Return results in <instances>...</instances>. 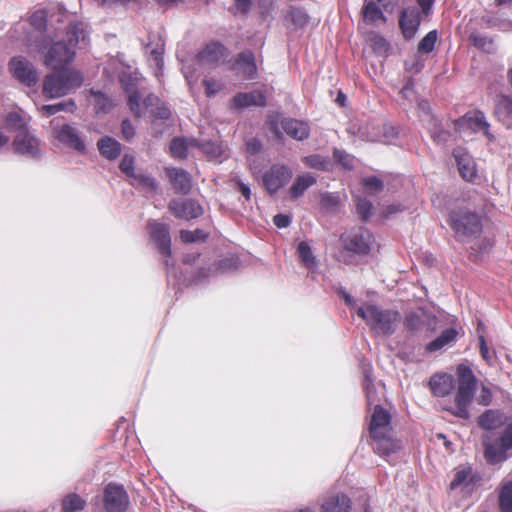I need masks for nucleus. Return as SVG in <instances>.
I'll use <instances>...</instances> for the list:
<instances>
[{
    "mask_svg": "<svg viewBox=\"0 0 512 512\" xmlns=\"http://www.w3.org/2000/svg\"><path fill=\"white\" fill-rule=\"evenodd\" d=\"M66 38V40L54 42L46 55V65L54 70L62 69L72 62L76 46L80 48L87 46L88 31L86 25L83 22L70 23Z\"/></svg>",
    "mask_w": 512,
    "mask_h": 512,
    "instance_id": "1",
    "label": "nucleus"
},
{
    "mask_svg": "<svg viewBox=\"0 0 512 512\" xmlns=\"http://www.w3.org/2000/svg\"><path fill=\"white\" fill-rule=\"evenodd\" d=\"M369 432L373 441V449L380 456L387 457L402 447L401 441L394 435L390 413L380 405H375Z\"/></svg>",
    "mask_w": 512,
    "mask_h": 512,
    "instance_id": "2",
    "label": "nucleus"
},
{
    "mask_svg": "<svg viewBox=\"0 0 512 512\" xmlns=\"http://www.w3.org/2000/svg\"><path fill=\"white\" fill-rule=\"evenodd\" d=\"M357 315L365 320L374 334L383 336L393 334L401 321L399 312L383 310L372 304L358 307Z\"/></svg>",
    "mask_w": 512,
    "mask_h": 512,
    "instance_id": "3",
    "label": "nucleus"
},
{
    "mask_svg": "<svg viewBox=\"0 0 512 512\" xmlns=\"http://www.w3.org/2000/svg\"><path fill=\"white\" fill-rule=\"evenodd\" d=\"M83 81V75L78 70L59 69L45 77L43 94L47 98H60L78 89Z\"/></svg>",
    "mask_w": 512,
    "mask_h": 512,
    "instance_id": "4",
    "label": "nucleus"
},
{
    "mask_svg": "<svg viewBox=\"0 0 512 512\" xmlns=\"http://www.w3.org/2000/svg\"><path fill=\"white\" fill-rule=\"evenodd\" d=\"M457 375L458 387L455 393V408L452 413L459 418L467 419L470 416L469 406L476 391L477 379L473 371L464 364L457 367Z\"/></svg>",
    "mask_w": 512,
    "mask_h": 512,
    "instance_id": "5",
    "label": "nucleus"
},
{
    "mask_svg": "<svg viewBox=\"0 0 512 512\" xmlns=\"http://www.w3.org/2000/svg\"><path fill=\"white\" fill-rule=\"evenodd\" d=\"M449 224L456 238L463 242L476 238L482 232L481 217L467 208L452 210Z\"/></svg>",
    "mask_w": 512,
    "mask_h": 512,
    "instance_id": "6",
    "label": "nucleus"
},
{
    "mask_svg": "<svg viewBox=\"0 0 512 512\" xmlns=\"http://www.w3.org/2000/svg\"><path fill=\"white\" fill-rule=\"evenodd\" d=\"M120 83L127 93L129 108L136 117H140L144 109L151 112V109H154L159 104V98L153 94L148 95L143 102H141L137 79L133 78L131 75L123 73L120 76Z\"/></svg>",
    "mask_w": 512,
    "mask_h": 512,
    "instance_id": "7",
    "label": "nucleus"
},
{
    "mask_svg": "<svg viewBox=\"0 0 512 512\" xmlns=\"http://www.w3.org/2000/svg\"><path fill=\"white\" fill-rule=\"evenodd\" d=\"M50 127L53 138L59 143L79 153L85 152V143L75 127L65 123L59 117L51 120Z\"/></svg>",
    "mask_w": 512,
    "mask_h": 512,
    "instance_id": "8",
    "label": "nucleus"
},
{
    "mask_svg": "<svg viewBox=\"0 0 512 512\" xmlns=\"http://www.w3.org/2000/svg\"><path fill=\"white\" fill-rule=\"evenodd\" d=\"M485 459L490 464H498L512 456V421L503 430L499 441L489 443L484 441Z\"/></svg>",
    "mask_w": 512,
    "mask_h": 512,
    "instance_id": "9",
    "label": "nucleus"
},
{
    "mask_svg": "<svg viewBox=\"0 0 512 512\" xmlns=\"http://www.w3.org/2000/svg\"><path fill=\"white\" fill-rule=\"evenodd\" d=\"M361 500L360 506H351V500L343 493H329L321 503L322 512H348L349 509L362 510L368 512V497L366 493L359 494Z\"/></svg>",
    "mask_w": 512,
    "mask_h": 512,
    "instance_id": "10",
    "label": "nucleus"
},
{
    "mask_svg": "<svg viewBox=\"0 0 512 512\" xmlns=\"http://www.w3.org/2000/svg\"><path fill=\"white\" fill-rule=\"evenodd\" d=\"M455 125L460 132L467 128L474 133L482 132L490 142L495 140V136L490 132V124L482 111L476 110L466 113L456 121Z\"/></svg>",
    "mask_w": 512,
    "mask_h": 512,
    "instance_id": "11",
    "label": "nucleus"
},
{
    "mask_svg": "<svg viewBox=\"0 0 512 512\" xmlns=\"http://www.w3.org/2000/svg\"><path fill=\"white\" fill-rule=\"evenodd\" d=\"M341 240L345 250L365 255L370 251L372 235L364 228L345 233L341 236Z\"/></svg>",
    "mask_w": 512,
    "mask_h": 512,
    "instance_id": "12",
    "label": "nucleus"
},
{
    "mask_svg": "<svg viewBox=\"0 0 512 512\" xmlns=\"http://www.w3.org/2000/svg\"><path fill=\"white\" fill-rule=\"evenodd\" d=\"M129 496L123 486L109 483L104 490L106 512H125L129 508Z\"/></svg>",
    "mask_w": 512,
    "mask_h": 512,
    "instance_id": "13",
    "label": "nucleus"
},
{
    "mask_svg": "<svg viewBox=\"0 0 512 512\" xmlns=\"http://www.w3.org/2000/svg\"><path fill=\"white\" fill-rule=\"evenodd\" d=\"M480 480V476L473 471L471 466H460L455 469L450 489L470 494L478 486Z\"/></svg>",
    "mask_w": 512,
    "mask_h": 512,
    "instance_id": "14",
    "label": "nucleus"
},
{
    "mask_svg": "<svg viewBox=\"0 0 512 512\" xmlns=\"http://www.w3.org/2000/svg\"><path fill=\"white\" fill-rule=\"evenodd\" d=\"M292 170L282 164L273 165L263 175V184L270 194L277 192L282 188L291 178Z\"/></svg>",
    "mask_w": 512,
    "mask_h": 512,
    "instance_id": "15",
    "label": "nucleus"
},
{
    "mask_svg": "<svg viewBox=\"0 0 512 512\" xmlns=\"http://www.w3.org/2000/svg\"><path fill=\"white\" fill-rule=\"evenodd\" d=\"M13 148L16 153L29 158H38L41 155L40 142L29 130H21L13 141Z\"/></svg>",
    "mask_w": 512,
    "mask_h": 512,
    "instance_id": "16",
    "label": "nucleus"
},
{
    "mask_svg": "<svg viewBox=\"0 0 512 512\" xmlns=\"http://www.w3.org/2000/svg\"><path fill=\"white\" fill-rule=\"evenodd\" d=\"M168 207L173 215L180 219L192 220L203 214L201 205L192 199L172 200Z\"/></svg>",
    "mask_w": 512,
    "mask_h": 512,
    "instance_id": "17",
    "label": "nucleus"
},
{
    "mask_svg": "<svg viewBox=\"0 0 512 512\" xmlns=\"http://www.w3.org/2000/svg\"><path fill=\"white\" fill-rule=\"evenodd\" d=\"M453 156L457 163L460 176L468 182H474L478 177L474 158L461 147L454 149Z\"/></svg>",
    "mask_w": 512,
    "mask_h": 512,
    "instance_id": "18",
    "label": "nucleus"
},
{
    "mask_svg": "<svg viewBox=\"0 0 512 512\" xmlns=\"http://www.w3.org/2000/svg\"><path fill=\"white\" fill-rule=\"evenodd\" d=\"M147 227L150 237L156 243L159 252L163 256L169 257L171 254V239L168 226L164 223L149 221Z\"/></svg>",
    "mask_w": 512,
    "mask_h": 512,
    "instance_id": "19",
    "label": "nucleus"
},
{
    "mask_svg": "<svg viewBox=\"0 0 512 512\" xmlns=\"http://www.w3.org/2000/svg\"><path fill=\"white\" fill-rule=\"evenodd\" d=\"M10 70L21 82L32 86L37 82V73L33 65L23 57H14L10 61Z\"/></svg>",
    "mask_w": 512,
    "mask_h": 512,
    "instance_id": "20",
    "label": "nucleus"
},
{
    "mask_svg": "<svg viewBox=\"0 0 512 512\" xmlns=\"http://www.w3.org/2000/svg\"><path fill=\"white\" fill-rule=\"evenodd\" d=\"M232 70L244 79H255L257 75V66L253 52L246 50L240 53L232 66Z\"/></svg>",
    "mask_w": 512,
    "mask_h": 512,
    "instance_id": "21",
    "label": "nucleus"
},
{
    "mask_svg": "<svg viewBox=\"0 0 512 512\" xmlns=\"http://www.w3.org/2000/svg\"><path fill=\"white\" fill-rule=\"evenodd\" d=\"M145 54L148 62L151 66L155 67V76L160 77L162 75L164 60V42L158 36H155L153 40L149 41L145 45Z\"/></svg>",
    "mask_w": 512,
    "mask_h": 512,
    "instance_id": "22",
    "label": "nucleus"
},
{
    "mask_svg": "<svg viewBox=\"0 0 512 512\" xmlns=\"http://www.w3.org/2000/svg\"><path fill=\"white\" fill-rule=\"evenodd\" d=\"M227 55V49L220 43L208 44L195 58L200 67L219 63Z\"/></svg>",
    "mask_w": 512,
    "mask_h": 512,
    "instance_id": "23",
    "label": "nucleus"
},
{
    "mask_svg": "<svg viewBox=\"0 0 512 512\" xmlns=\"http://www.w3.org/2000/svg\"><path fill=\"white\" fill-rule=\"evenodd\" d=\"M420 14L416 9H405L399 19V25L406 39H412L420 26Z\"/></svg>",
    "mask_w": 512,
    "mask_h": 512,
    "instance_id": "24",
    "label": "nucleus"
},
{
    "mask_svg": "<svg viewBox=\"0 0 512 512\" xmlns=\"http://www.w3.org/2000/svg\"><path fill=\"white\" fill-rule=\"evenodd\" d=\"M266 103V96L260 90H254L247 93H238L232 100L231 105L233 108H247L250 106H264Z\"/></svg>",
    "mask_w": 512,
    "mask_h": 512,
    "instance_id": "25",
    "label": "nucleus"
},
{
    "mask_svg": "<svg viewBox=\"0 0 512 512\" xmlns=\"http://www.w3.org/2000/svg\"><path fill=\"white\" fill-rule=\"evenodd\" d=\"M167 175L176 192L188 194L192 188V181L190 174L180 168H168Z\"/></svg>",
    "mask_w": 512,
    "mask_h": 512,
    "instance_id": "26",
    "label": "nucleus"
},
{
    "mask_svg": "<svg viewBox=\"0 0 512 512\" xmlns=\"http://www.w3.org/2000/svg\"><path fill=\"white\" fill-rule=\"evenodd\" d=\"M281 126L288 136L298 141H302L308 138L310 134L309 126L304 121H299L296 119H284L281 122Z\"/></svg>",
    "mask_w": 512,
    "mask_h": 512,
    "instance_id": "27",
    "label": "nucleus"
},
{
    "mask_svg": "<svg viewBox=\"0 0 512 512\" xmlns=\"http://www.w3.org/2000/svg\"><path fill=\"white\" fill-rule=\"evenodd\" d=\"M317 182V178L311 173L298 175L289 188V197L292 200L300 198L307 189Z\"/></svg>",
    "mask_w": 512,
    "mask_h": 512,
    "instance_id": "28",
    "label": "nucleus"
},
{
    "mask_svg": "<svg viewBox=\"0 0 512 512\" xmlns=\"http://www.w3.org/2000/svg\"><path fill=\"white\" fill-rule=\"evenodd\" d=\"M432 393L437 397H444L453 388V378L448 374H439L431 377L429 382Z\"/></svg>",
    "mask_w": 512,
    "mask_h": 512,
    "instance_id": "29",
    "label": "nucleus"
},
{
    "mask_svg": "<svg viewBox=\"0 0 512 512\" xmlns=\"http://www.w3.org/2000/svg\"><path fill=\"white\" fill-rule=\"evenodd\" d=\"M495 114L507 128H512V98L501 96L496 104Z\"/></svg>",
    "mask_w": 512,
    "mask_h": 512,
    "instance_id": "30",
    "label": "nucleus"
},
{
    "mask_svg": "<svg viewBox=\"0 0 512 512\" xmlns=\"http://www.w3.org/2000/svg\"><path fill=\"white\" fill-rule=\"evenodd\" d=\"M97 147L100 154L109 160L116 159L121 152L120 143L111 137L101 138L97 143Z\"/></svg>",
    "mask_w": 512,
    "mask_h": 512,
    "instance_id": "31",
    "label": "nucleus"
},
{
    "mask_svg": "<svg viewBox=\"0 0 512 512\" xmlns=\"http://www.w3.org/2000/svg\"><path fill=\"white\" fill-rule=\"evenodd\" d=\"M363 19L366 23L375 24L377 22H386V17L383 14L378 3L372 0H365L363 10Z\"/></svg>",
    "mask_w": 512,
    "mask_h": 512,
    "instance_id": "32",
    "label": "nucleus"
},
{
    "mask_svg": "<svg viewBox=\"0 0 512 512\" xmlns=\"http://www.w3.org/2000/svg\"><path fill=\"white\" fill-rule=\"evenodd\" d=\"M503 423V415L497 410H487L478 418V424L485 430H494Z\"/></svg>",
    "mask_w": 512,
    "mask_h": 512,
    "instance_id": "33",
    "label": "nucleus"
},
{
    "mask_svg": "<svg viewBox=\"0 0 512 512\" xmlns=\"http://www.w3.org/2000/svg\"><path fill=\"white\" fill-rule=\"evenodd\" d=\"M456 336L457 331L455 329H446L440 334V336H438L436 339L427 344L426 350L429 352L439 351L443 347L455 341Z\"/></svg>",
    "mask_w": 512,
    "mask_h": 512,
    "instance_id": "34",
    "label": "nucleus"
},
{
    "mask_svg": "<svg viewBox=\"0 0 512 512\" xmlns=\"http://www.w3.org/2000/svg\"><path fill=\"white\" fill-rule=\"evenodd\" d=\"M130 184L138 189L152 194H155L158 189L156 180L153 177L142 173L136 174L130 180Z\"/></svg>",
    "mask_w": 512,
    "mask_h": 512,
    "instance_id": "35",
    "label": "nucleus"
},
{
    "mask_svg": "<svg viewBox=\"0 0 512 512\" xmlns=\"http://www.w3.org/2000/svg\"><path fill=\"white\" fill-rule=\"evenodd\" d=\"M191 142L195 143L210 159L216 160L224 153V149L219 143L211 141L200 143L197 140H191Z\"/></svg>",
    "mask_w": 512,
    "mask_h": 512,
    "instance_id": "36",
    "label": "nucleus"
},
{
    "mask_svg": "<svg viewBox=\"0 0 512 512\" xmlns=\"http://www.w3.org/2000/svg\"><path fill=\"white\" fill-rule=\"evenodd\" d=\"M74 109H75V103L72 100H69L67 102H59V103L51 104V105H43L40 108V112L42 113L43 116L49 117V116L55 115L56 113H58L60 111L73 112Z\"/></svg>",
    "mask_w": 512,
    "mask_h": 512,
    "instance_id": "37",
    "label": "nucleus"
},
{
    "mask_svg": "<svg viewBox=\"0 0 512 512\" xmlns=\"http://www.w3.org/2000/svg\"><path fill=\"white\" fill-rule=\"evenodd\" d=\"M297 252L299 258L307 268L312 269L313 267H315L316 259L313 255L311 247L307 242H300L297 248Z\"/></svg>",
    "mask_w": 512,
    "mask_h": 512,
    "instance_id": "38",
    "label": "nucleus"
},
{
    "mask_svg": "<svg viewBox=\"0 0 512 512\" xmlns=\"http://www.w3.org/2000/svg\"><path fill=\"white\" fill-rule=\"evenodd\" d=\"M85 508V501L77 494H69L63 499V512H77Z\"/></svg>",
    "mask_w": 512,
    "mask_h": 512,
    "instance_id": "39",
    "label": "nucleus"
},
{
    "mask_svg": "<svg viewBox=\"0 0 512 512\" xmlns=\"http://www.w3.org/2000/svg\"><path fill=\"white\" fill-rule=\"evenodd\" d=\"M189 145H195V143L191 141L188 142L186 139L175 138L170 144L171 154L175 158H184L187 155V149Z\"/></svg>",
    "mask_w": 512,
    "mask_h": 512,
    "instance_id": "40",
    "label": "nucleus"
},
{
    "mask_svg": "<svg viewBox=\"0 0 512 512\" xmlns=\"http://www.w3.org/2000/svg\"><path fill=\"white\" fill-rule=\"evenodd\" d=\"M502 512H512V482L503 485L499 495Z\"/></svg>",
    "mask_w": 512,
    "mask_h": 512,
    "instance_id": "41",
    "label": "nucleus"
},
{
    "mask_svg": "<svg viewBox=\"0 0 512 512\" xmlns=\"http://www.w3.org/2000/svg\"><path fill=\"white\" fill-rule=\"evenodd\" d=\"M364 390L366 392L367 404L372 406L378 401L376 389L373 384L370 372L365 370L364 372Z\"/></svg>",
    "mask_w": 512,
    "mask_h": 512,
    "instance_id": "42",
    "label": "nucleus"
},
{
    "mask_svg": "<svg viewBox=\"0 0 512 512\" xmlns=\"http://www.w3.org/2000/svg\"><path fill=\"white\" fill-rule=\"evenodd\" d=\"M288 15L292 23L297 28H302L308 23L309 17L307 13L301 8L290 7L288 10Z\"/></svg>",
    "mask_w": 512,
    "mask_h": 512,
    "instance_id": "43",
    "label": "nucleus"
},
{
    "mask_svg": "<svg viewBox=\"0 0 512 512\" xmlns=\"http://www.w3.org/2000/svg\"><path fill=\"white\" fill-rule=\"evenodd\" d=\"M470 39L474 46L487 53H491L494 50V44L492 39L479 33H473Z\"/></svg>",
    "mask_w": 512,
    "mask_h": 512,
    "instance_id": "44",
    "label": "nucleus"
},
{
    "mask_svg": "<svg viewBox=\"0 0 512 512\" xmlns=\"http://www.w3.org/2000/svg\"><path fill=\"white\" fill-rule=\"evenodd\" d=\"M303 162L310 168L327 170L329 168V159L320 155H310L303 158Z\"/></svg>",
    "mask_w": 512,
    "mask_h": 512,
    "instance_id": "45",
    "label": "nucleus"
},
{
    "mask_svg": "<svg viewBox=\"0 0 512 512\" xmlns=\"http://www.w3.org/2000/svg\"><path fill=\"white\" fill-rule=\"evenodd\" d=\"M365 191L370 195H375L383 189V182L376 176L366 177L362 180Z\"/></svg>",
    "mask_w": 512,
    "mask_h": 512,
    "instance_id": "46",
    "label": "nucleus"
},
{
    "mask_svg": "<svg viewBox=\"0 0 512 512\" xmlns=\"http://www.w3.org/2000/svg\"><path fill=\"white\" fill-rule=\"evenodd\" d=\"M437 41V31L432 30L419 42L418 51L421 53H430L433 51Z\"/></svg>",
    "mask_w": 512,
    "mask_h": 512,
    "instance_id": "47",
    "label": "nucleus"
},
{
    "mask_svg": "<svg viewBox=\"0 0 512 512\" xmlns=\"http://www.w3.org/2000/svg\"><path fill=\"white\" fill-rule=\"evenodd\" d=\"M92 97L97 112H107L112 107L111 101L102 92L93 91Z\"/></svg>",
    "mask_w": 512,
    "mask_h": 512,
    "instance_id": "48",
    "label": "nucleus"
},
{
    "mask_svg": "<svg viewBox=\"0 0 512 512\" xmlns=\"http://www.w3.org/2000/svg\"><path fill=\"white\" fill-rule=\"evenodd\" d=\"M29 21L35 32L41 33L45 29L47 22L45 12L42 10L34 12L30 16Z\"/></svg>",
    "mask_w": 512,
    "mask_h": 512,
    "instance_id": "49",
    "label": "nucleus"
},
{
    "mask_svg": "<svg viewBox=\"0 0 512 512\" xmlns=\"http://www.w3.org/2000/svg\"><path fill=\"white\" fill-rule=\"evenodd\" d=\"M7 127L17 130L18 132L26 129V121L21 117L19 113H10L6 118Z\"/></svg>",
    "mask_w": 512,
    "mask_h": 512,
    "instance_id": "50",
    "label": "nucleus"
},
{
    "mask_svg": "<svg viewBox=\"0 0 512 512\" xmlns=\"http://www.w3.org/2000/svg\"><path fill=\"white\" fill-rule=\"evenodd\" d=\"M203 84L205 86V93L208 97L215 96L224 88V84L221 81L216 80L214 78L204 79Z\"/></svg>",
    "mask_w": 512,
    "mask_h": 512,
    "instance_id": "51",
    "label": "nucleus"
},
{
    "mask_svg": "<svg viewBox=\"0 0 512 512\" xmlns=\"http://www.w3.org/2000/svg\"><path fill=\"white\" fill-rule=\"evenodd\" d=\"M134 157L128 154H125L120 162V170L126 174L130 180L137 174L134 171Z\"/></svg>",
    "mask_w": 512,
    "mask_h": 512,
    "instance_id": "52",
    "label": "nucleus"
},
{
    "mask_svg": "<svg viewBox=\"0 0 512 512\" xmlns=\"http://www.w3.org/2000/svg\"><path fill=\"white\" fill-rule=\"evenodd\" d=\"M334 158L346 169H352L354 167V157L344 151L335 149Z\"/></svg>",
    "mask_w": 512,
    "mask_h": 512,
    "instance_id": "53",
    "label": "nucleus"
},
{
    "mask_svg": "<svg viewBox=\"0 0 512 512\" xmlns=\"http://www.w3.org/2000/svg\"><path fill=\"white\" fill-rule=\"evenodd\" d=\"M357 211L363 220H367L371 216L372 203L364 198L357 197Z\"/></svg>",
    "mask_w": 512,
    "mask_h": 512,
    "instance_id": "54",
    "label": "nucleus"
},
{
    "mask_svg": "<svg viewBox=\"0 0 512 512\" xmlns=\"http://www.w3.org/2000/svg\"><path fill=\"white\" fill-rule=\"evenodd\" d=\"M204 237L201 230L196 229L195 231L182 230L180 232V238L185 243H192L198 241Z\"/></svg>",
    "mask_w": 512,
    "mask_h": 512,
    "instance_id": "55",
    "label": "nucleus"
},
{
    "mask_svg": "<svg viewBox=\"0 0 512 512\" xmlns=\"http://www.w3.org/2000/svg\"><path fill=\"white\" fill-rule=\"evenodd\" d=\"M384 135L380 136L378 134H372L369 136V139L371 141H389L391 138H394L397 135V132L394 127L392 126H384Z\"/></svg>",
    "mask_w": 512,
    "mask_h": 512,
    "instance_id": "56",
    "label": "nucleus"
},
{
    "mask_svg": "<svg viewBox=\"0 0 512 512\" xmlns=\"http://www.w3.org/2000/svg\"><path fill=\"white\" fill-rule=\"evenodd\" d=\"M151 114L160 119H168L171 115L169 108L159 100V104L151 109Z\"/></svg>",
    "mask_w": 512,
    "mask_h": 512,
    "instance_id": "57",
    "label": "nucleus"
},
{
    "mask_svg": "<svg viewBox=\"0 0 512 512\" xmlns=\"http://www.w3.org/2000/svg\"><path fill=\"white\" fill-rule=\"evenodd\" d=\"M479 349H480V354H481L482 358L487 363H491L492 362V354L489 351V348L487 346L486 340L483 335L479 336Z\"/></svg>",
    "mask_w": 512,
    "mask_h": 512,
    "instance_id": "58",
    "label": "nucleus"
},
{
    "mask_svg": "<svg viewBox=\"0 0 512 512\" xmlns=\"http://www.w3.org/2000/svg\"><path fill=\"white\" fill-rule=\"evenodd\" d=\"M477 401L479 404H481L483 406H488L492 401L491 390L488 387L483 385L481 388L480 395L477 398Z\"/></svg>",
    "mask_w": 512,
    "mask_h": 512,
    "instance_id": "59",
    "label": "nucleus"
},
{
    "mask_svg": "<svg viewBox=\"0 0 512 512\" xmlns=\"http://www.w3.org/2000/svg\"><path fill=\"white\" fill-rule=\"evenodd\" d=\"M122 135L126 140H130L135 135V129L129 120H123L121 124Z\"/></svg>",
    "mask_w": 512,
    "mask_h": 512,
    "instance_id": "60",
    "label": "nucleus"
},
{
    "mask_svg": "<svg viewBox=\"0 0 512 512\" xmlns=\"http://www.w3.org/2000/svg\"><path fill=\"white\" fill-rule=\"evenodd\" d=\"M340 298H342L347 306H349L351 309H356L359 307L356 305L355 299L343 288L339 289L337 291Z\"/></svg>",
    "mask_w": 512,
    "mask_h": 512,
    "instance_id": "61",
    "label": "nucleus"
},
{
    "mask_svg": "<svg viewBox=\"0 0 512 512\" xmlns=\"http://www.w3.org/2000/svg\"><path fill=\"white\" fill-rule=\"evenodd\" d=\"M182 72H183L185 79L188 82L190 88L192 89V84L197 81L198 76L194 75V70L192 69L191 65H188V64L183 65Z\"/></svg>",
    "mask_w": 512,
    "mask_h": 512,
    "instance_id": "62",
    "label": "nucleus"
},
{
    "mask_svg": "<svg viewBox=\"0 0 512 512\" xmlns=\"http://www.w3.org/2000/svg\"><path fill=\"white\" fill-rule=\"evenodd\" d=\"M261 149L262 144L256 138H252L246 143V150L250 155L258 154L261 151Z\"/></svg>",
    "mask_w": 512,
    "mask_h": 512,
    "instance_id": "63",
    "label": "nucleus"
},
{
    "mask_svg": "<svg viewBox=\"0 0 512 512\" xmlns=\"http://www.w3.org/2000/svg\"><path fill=\"white\" fill-rule=\"evenodd\" d=\"M273 221H274V224L278 228H286L291 223L290 217L288 215H285V214H277V215H275Z\"/></svg>",
    "mask_w": 512,
    "mask_h": 512,
    "instance_id": "64",
    "label": "nucleus"
}]
</instances>
